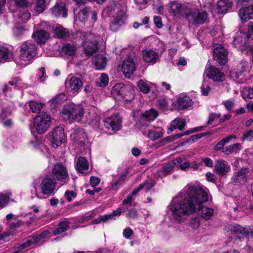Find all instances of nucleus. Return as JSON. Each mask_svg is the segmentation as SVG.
Masks as SVG:
<instances>
[{
  "label": "nucleus",
  "mask_w": 253,
  "mask_h": 253,
  "mask_svg": "<svg viewBox=\"0 0 253 253\" xmlns=\"http://www.w3.org/2000/svg\"><path fill=\"white\" fill-rule=\"evenodd\" d=\"M186 193H180L172 199L169 205L173 219L183 222L191 214L197 212L208 220L213 213V209L203 206L208 200L207 189L199 184L188 185Z\"/></svg>",
  "instance_id": "1"
},
{
  "label": "nucleus",
  "mask_w": 253,
  "mask_h": 253,
  "mask_svg": "<svg viewBox=\"0 0 253 253\" xmlns=\"http://www.w3.org/2000/svg\"><path fill=\"white\" fill-rule=\"evenodd\" d=\"M77 41L81 42L84 53L91 56L98 50V41L100 37L92 33L78 32L76 34Z\"/></svg>",
  "instance_id": "2"
},
{
  "label": "nucleus",
  "mask_w": 253,
  "mask_h": 253,
  "mask_svg": "<svg viewBox=\"0 0 253 253\" xmlns=\"http://www.w3.org/2000/svg\"><path fill=\"white\" fill-rule=\"evenodd\" d=\"M106 11L110 16H114V21L110 25L112 30L116 31L120 26L124 23L126 11V3H124L122 6L120 4L114 3L106 8Z\"/></svg>",
  "instance_id": "3"
},
{
  "label": "nucleus",
  "mask_w": 253,
  "mask_h": 253,
  "mask_svg": "<svg viewBox=\"0 0 253 253\" xmlns=\"http://www.w3.org/2000/svg\"><path fill=\"white\" fill-rule=\"evenodd\" d=\"M56 180L52 175H46L40 183V191L35 189V196L42 199L44 196L49 197L53 195L57 191Z\"/></svg>",
  "instance_id": "4"
},
{
  "label": "nucleus",
  "mask_w": 253,
  "mask_h": 253,
  "mask_svg": "<svg viewBox=\"0 0 253 253\" xmlns=\"http://www.w3.org/2000/svg\"><path fill=\"white\" fill-rule=\"evenodd\" d=\"M84 110L81 104L70 103L65 105L60 113V117L65 120L80 122L84 116Z\"/></svg>",
  "instance_id": "5"
},
{
  "label": "nucleus",
  "mask_w": 253,
  "mask_h": 253,
  "mask_svg": "<svg viewBox=\"0 0 253 253\" xmlns=\"http://www.w3.org/2000/svg\"><path fill=\"white\" fill-rule=\"evenodd\" d=\"M111 94L116 99H123L125 101L129 102L134 98V89L130 84H117L112 88Z\"/></svg>",
  "instance_id": "6"
},
{
  "label": "nucleus",
  "mask_w": 253,
  "mask_h": 253,
  "mask_svg": "<svg viewBox=\"0 0 253 253\" xmlns=\"http://www.w3.org/2000/svg\"><path fill=\"white\" fill-rule=\"evenodd\" d=\"M186 16L189 23L196 26L203 24L208 21V15L207 12L200 11L197 9H194L192 4H191L190 8Z\"/></svg>",
  "instance_id": "7"
},
{
  "label": "nucleus",
  "mask_w": 253,
  "mask_h": 253,
  "mask_svg": "<svg viewBox=\"0 0 253 253\" xmlns=\"http://www.w3.org/2000/svg\"><path fill=\"white\" fill-rule=\"evenodd\" d=\"M50 121V117L46 113L42 112L35 118L34 126L39 133H42L49 127Z\"/></svg>",
  "instance_id": "8"
},
{
  "label": "nucleus",
  "mask_w": 253,
  "mask_h": 253,
  "mask_svg": "<svg viewBox=\"0 0 253 253\" xmlns=\"http://www.w3.org/2000/svg\"><path fill=\"white\" fill-rule=\"evenodd\" d=\"M20 52L19 58L21 60L29 61L36 56V48L33 43L25 42L22 44Z\"/></svg>",
  "instance_id": "9"
},
{
  "label": "nucleus",
  "mask_w": 253,
  "mask_h": 253,
  "mask_svg": "<svg viewBox=\"0 0 253 253\" xmlns=\"http://www.w3.org/2000/svg\"><path fill=\"white\" fill-rule=\"evenodd\" d=\"M249 36L246 32H238L234 37L233 45L238 49L244 51H246L249 47L248 40Z\"/></svg>",
  "instance_id": "10"
},
{
  "label": "nucleus",
  "mask_w": 253,
  "mask_h": 253,
  "mask_svg": "<svg viewBox=\"0 0 253 253\" xmlns=\"http://www.w3.org/2000/svg\"><path fill=\"white\" fill-rule=\"evenodd\" d=\"M224 232L230 238L239 237L240 235L248 236L249 230L237 224H230L226 226L224 229Z\"/></svg>",
  "instance_id": "11"
},
{
  "label": "nucleus",
  "mask_w": 253,
  "mask_h": 253,
  "mask_svg": "<svg viewBox=\"0 0 253 253\" xmlns=\"http://www.w3.org/2000/svg\"><path fill=\"white\" fill-rule=\"evenodd\" d=\"M67 137L62 126H56L52 132L51 143L54 147H57L66 141Z\"/></svg>",
  "instance_id": "12"
},
{
  "label": "nucleus",
  "mask_w": 253,
  "mask_h": 253,
  "mask_svg": "<svg viewBox=\"0 0 253 253\" xmlns=\"http://www.w3.org/2000/svg\"><path fill=\"white\" fill-rule=\"evenodd\" d=\"M52 173L56 179L64 183L67 182L69 180V176L67 168L60 163L56 164L52 169Z\"/></svg>",
  "instance_id": "13"
},
{
  "label": "nucleus",
  "mask_w": 253,
  "mask_h": 253,
  "mask_svg": "<svg viewBox=\"0 0 253 253\" xmlns=\"http://www.w3.org/2000/svg\"><path fill=\"white\" fill-rule=\"evenodd\" d=\"M122 119L118 114H114L103 121L104 126L107 128H111L114 131L120 129Z\"/></svg>",
  "instance_id": "14"
},
{
  "label": "nucleus",
  "mask_w": 253,
  "mask_h": 253,
  "mask_svg": "<svg viewBox=\"0 0 253 253\" xmlns=\"http://www.w3.org/2000/svg\"><path fill=\"white\" fill-rule=\"evenodd\" d=\"M206 76L214 82H222L224 80V74L217 68L211 66L205 71Z\"/></svg>",
  "instance_id": "15"
},
{
  "label": "nucleus",
  "mask_w": 253,
  "mask_h": 253,
  "mask_svg": "<svg viewBox=\"0 0 253 253\" xmlns=\"http://www.w3.org/2000/svg\"><path fill=\"white\" fill-rule=\"evenodd\" d=\"M191 3L181 4L173 2L171 4L170 12H172L174 15H185L186 16L187 12L190 8Z\"/></svg>",
  "instance_id": "16"
},
{
  "label": "nucleus",
  "mask_w": 253,
  "mask_h": 253,
  "mask_svg": "<svg viewBox=\"0 0 253 253\" xmlns=\"http://www.w3.org/2000/svg\"><path fill=\"white\" fill-rule=\"evenodd\" d=\"M142 55L145 62L152 64L157 63L159 60L160 57L157 51L151 49L143 50Z\"/></svg>",
  "instance_id": "17"
},
{
  "label": "nucleus",
  "mask_w": 253,
  "mask_h": 253,
  "mask_svg": "<svg viewBox=\"0 0 253 253\" xmlns=\"http://www.w3.org/2000/svg\"><path fill=\"white\" fill-rule=\"evenodd\" d=\"M230 170V166L224 160H219L215 162L214 171L218 175L222 176L226 175Z\"/></svg>",
  "instance_id": "18"
},
{
  "label": "nucleus",
  "mask_w": 253,
  "mask_h": 253,
  "mask_svg": "<svg viewBox=\"0 0 253 253\" xmlns=\"http://www.w3.org/2000/svg\"><path fill=\"white\" fill-rule=\"evenodd\" d=\"M135 65L131 58L125 60L122 65V70L126 78H129L135 71Z\"/></svg>",
  "instance_id": "19"
},
{
  "label": "nucleus",
  "mask_w": 253,
  "mask_h": 253,
  "mask_svg": "<svg viewBox=\"0 0 253 253\" xmlns=\"http://www.w3.org/2000/svg\"><path fill=\"white\" fill-rule=\"evenodd\" d=\"M227 52L225 49L220 45L215 47L213 50V58L217 60L219 63L223 65L227 61Z\"/></svg>",
  "instance_id": "20"
},
{
  "label": "nucleus",
  "mask_w": 253,
  "mask_h": 253,
  "mask_svg": "<svg viewBox=\"0 0 253 253\" xmlns=\"http://www.w3.org/2000/svg\"><path fill=\"white\" fill-rule=\"evenodd\" d=\"M65 3L61 1L57 2L51 9V13L55 17L62 15L63 17L66 18L68 15Z\"/></svg>",
  "instance_id": "21"
},
{
  "label": "nucleus",
  "mask_w": 253,
  "mask_h": 253,
  "mask_svg": "<svg viewBox=\"0 0 253 253\" xmlns=\"http://www.w3.org/2000/svg\"><path fill=\"white\" fill-rule=\"evenodd\" d=\"M238 15L240 19L243 22H247L250 19H253V5L240 8Z\"/></svg>",
  "instance_id": "22"
},
{
  "label": "nucleus",
  "mask_w": 253,
  "mask_h": 253,
  "mask_svg": "<svg viewBox=\"0 0 253 253\" xmlns=\"http://www.w3.org/2000/svg\"><path fill=\"white\" fill-rule=\"evenodd\" d=\"M68 86L76 94L79 92L83 86V82L82 80L78 78L75 77H71L67 83Z\"/></svg>",
  "instance_id": "23"
},
{
  "label": "nucleus",
  "mask_w": 253,
  "mask_h": 253,
  "mask_svg": "<svg viewBox=\"0 0 253 253\" xmlns=\"http://www.w3.org/2000/svg\"><path fill=\"white\" fill-rule=\"evenodd\" d=\"M183 162L181 158H177L173 161H169L164 165L163 172L165 176L169 174L174 168Z\"/></svg>",
  "instance_id": "24"
},
{
  "label": "nucleus",
  "mask_w": 253,
  "mask_h": 253,
  "mask_svg": "<svg viewBox=\"0 0 253 253\" xmlns=\"http://www.w3.org/2000/svg\"><path fill=\"white\" fill-rule=\"evenodd\" d=\"M156 182L154 180L148 178L135 188L132 192V195H135L141 189H144L145 192H148L155 185Z\"/></svg>",
  "instance_id": "25"
},
{
  "label": "nucleus",
  "mask_w": 253,
  "mask_h": 253,
  "mask_svg": "<svg viewBox=\"0 0 253 253\" xmlns=\"http://www.w3.org/2000/svg\"><path fill=\"white\" fill-rule=\"evenodd\" d=\"M193 102L189 97H179L175 102L176 107L180 110L186 109L192 105Z\"/></svg>",
  "instance_id": "26"
},
{
  "label": "nucleus",
  "mask_w": 253,
  "mask_h": 253,
  "mask_svg": "<svg viewBox=\"0 0 253 253\" xmlns=\"http://www.w3.org/2000/svg\"><path fill=\"white\" fill-rule=\"evenodd\" d=\"M77 48L73 45L67 43L64 45L61 49V54L66 57H73L76 52Z\"/></svg>",
  "instance_id": "27"
},
{
  "label": "nucleus",
  "mask_w": 253,
  "mask_h": 253,
  "mask_svg": "<svg viewBox=\"0 0 253 253\" xmlns=\"http://www.w3.org/2000/svg\"><path fill=\"white\" fill-rule=\"evenodd\" d=\"M248 169L243 168L240 169L237 173H235L232 178V181L234 183H238L244 181L248 174Z\"/></svg>",
  "instance_id": "28"
},
{
  "label": "nucleus",
  "mask_w": 253,
  "mask_h": 253,
  "mask_svg": "<svg viewBox=\"0 0 253 253\" xmlns=\"http://www.w3.org/2000/svg\"><path fill=\"white\" fill-rule=\"evenodd\" d=\"M71 136L72 139L81 144H84L86 138L84 130L81 128L75 129Z\"/></svg>",
  "instance_id": "29"
},
{
  "label": "nucleus",
  "mask_w": 253,
  "mask_h": 253,
  "mask_svg": "<svg viewBox=\"0 0 253 253\" xmlns=\"http://www.w3.org/2000/svg\"><path fill=\"white\" fill-rule=\"evenodd\" d=\"M233 2L231 0H219L217 3V9L218 13H223L227 12L231 7Z\"/></svg>",
  "instance_id": "30"
},
{
  "label": "nucleus",
  "mask_w": 253,
  "mask_h": 253,
  "mask_svg": "<svg viewBox=\"0 0 253 253\" xmlns=\"http://www.w3.org/2000/svg\"><path fill=\"white\" fill-rule=\"evenodd\" d=\"M33 37L39 43H44L49 37V34L44 30H40L35 32Z\"/></svg>",
  "instance_id": "31"
},
{
  "label": "nucleus",
  "mask_w": 253,
  "mask_h": 253,
  "mask_svg": "<svg viewBox=\"0 0 253 253\" xmlns=\"http://www.w3.org/2000/svg\"><path fill=\"white\" fill-rule=\"evenodd\" d=\"M93 62L97 70L104 69L107 63V59L102 55H98L93 58Z\"/></svg>",
  "instance_id": "32"
},
{
  "label": "nucleus",
  "mask_w": 253,
  "mask_h": 253,
  "mask_svg": "<svg viewBox=\"0 0 253 253\" xmlns=\"http://www.w3.org/2000/svg\"><path fill=\"white\" fill-rule=\"evenodd\" d=\"M76 168L80 173H84L88 169V163L84 157H79L76 165Z\"/></svg>",
  "instance_id": "33"
},
{
  "label": "nucleus",
  "mask_w": 253,
  "mask_h": 253,
  "mask_svg": "<svg viewBox=\"0 0 253 253\" xmlns=\"http://www.w3.org/2000/svg\"><path fill=\"white\" fill-rule=\"evenodd\" d=\"M54 30L56 36L60 39H65L69 37L70 35L69 30L61 26H56Z\"/></svg>",
  "instance_id": "34"
},
{
  "label": "nucleus",
  "mask_w": 253,
  "mask_h": 253,
  "mask_svg": "<svg viewBox=\"0 0 253 253\" xmlns=\"http://www.w3.org/2000/svg\"><path fill=\"white\" fill-rule=\"evenodd\" d=\"M242 149L241 144L237 143L229 145L223 149V153L226 155H229L232 153H236L238 151Z\"/></svg>",
  "instance_id": "35"
},
{
  "label": "nucleus",
  "mask_w": 253,
  "mask_h": 253,
  "mask_svg": "<svg viewBox=\"0 0 253 253\" xmlns=\"http://www.w3.org/2000/svg\"><path fill=\"white\" fill-rule=\"evenodd\" d=\"M137 85L141 91L145 93H147L150 91L153 84L149 82L140 80L138 81Z\"/></svg>",
  "instance_id": "36"
},
{
  "label": "nucleus",
  "mask_w": 253,
  "mask_h": 253,
  "mask_svg": "<svg viewBox=\"0 0 253 253\" xmlns=\"http://www.w3.org/2000/svg\"><path fill=\"white\" fill-rule=\"evenodd\" d=\"M12 53L7 48L0 45V61H6L11 58Z\"/></svg>",
  "instance_id": "37"
},
{
  "label": "nucleus",
  "mask_w": 253,
  "mask_h": 253,
  "mask_svg": "<svg viewBox=\"0 0 253 253\" xmlns=\"http://www.w3.org/2000/svg\"><path fill=\"white\" fill-rule=\"evenodd\" d=\"M20 81L19 79H14L12 81H9L8 84H5L2 88V91L6 95L8 94L9 91L11 90V88L9 86V85L14 86V87L16 86L20 87Z\"/></svg>",
  "instance_id": "38"
},
{
  "label": "nucleus",
  "mask_w": 253,
  "mask_h": 253,
  "mask_svg": "<svg viewBox=\"0 0 253 253\" xmlns=\"http://www.w3.org/2000/svg\"><path fill=\"white\" fill-rule=\"evenodd\" d=\"M164 134V131L162 129L159 130H149L148 137L152 140H155L162 137Z\"/></svg>",
  "instance_id": "39"
},
{
  "label": "nucleus",
  "mask_w": 253,
  "mask_h": 253,
  "mask_svg": "<svg viewBox=\"0 0 253 253\" xmlns=\"http://www.w3.org/2000/svg\"><path fill=\"white\" fill-rule=\"evenodd\" d=\"M241 96L245 100L253 99V88L250 87H244L241 91Z\"/></svg>",
  "instance_id": "40"
},
{
  "label": "nucleus",
  "mask_w": 253,
  "mask_h": 253,
  "mask_svg": "<svg viewBox=\"0 0 253 253\" xmlns=\"http://www.w3.org/2000/svg\"><path fill=\"white\" fill-rule=\"evenodd\" d=\"M68 225H69V222L66 220H64V221L61 222L59 224L58 227L54 231V232H53L54 235H56L60 234L64 232V231H66L67 230V229L68 228V227H69Z\"/></svg>",
  "instance_id": "41"
},
{
  "label": "nucleus",
  "mask_w": 253,
  "mask_h": 253,
  "mask_svg": "<svg viewBox=\"0 0 253 253\" xmlns=\"http://www.w3.org/2000/svg\"><path fill=\"white\" fill-rule=\"evenodd\" d=\"M29 106L31 110L34 113H38L43 106V104L41 102L35 101L29 102Z\"/></svg>",
  "instance_id": "42"
},
{
  "label": "nucleus",
  "mask_w": 253,
  "mask_h": 253,
  "mask_svg": "<svg viewBox=\"0 0 253 253\" xmlns=\"http://www.w3.org/2000/svg\"><path fill=\"white\" fill-rule=\"evenodd\" d=\"M11 193L3 194L0 193V208L5 207L9 202Z\"/></svg>",
  "instance_id": "43"
},
{
  "label": "nucleus",
  "mask_w": 253,
  "mask_h": 253,
  "mask_svg": "<svg viewBox=\"0 0 253 253\" xmlns=\"http://www.w3.org/2000/svg\"><path fill=\"white\" fill-rule=\"evenodd\" d=\"M109 82V78L107 75L105 74H101L98 81L96 82L97 86L103 87L106 86Z\"/></svg>",
  "instance_id": "44"
},
{
  "label": "nucleus",
  "mask_w": 253,
  "mask_h": 253,
  "mask_svg": "<svg viewBox=\"0 0 253 253\" xmlns=\"http://www.w3.org/2000/svg\"><path fill=\"white\" fill-rule=\"evenodd\" d=\"M158 116L157 111L154 109H150L146 111L142 114V116L148 121L154 120Z\"/></svg>",
  "instance_id": "45"
},
{
  "label": "nucleus",
  "mask_w": 253,
  "mask_h": 253,
  "mask_svg": "<svg viewBox=\"0 0 253 253\" xmlns=\"http://www.w3.org/2000/svg\"><path fill=\"white\" fill-rule=\"evenodd\" d=\"M49 234L50 232L46 230L43 231L41 234L36 236H34L30 238L31 240L34 241V244H36L39 243L42 239L47 237Z\"/></svg>",
  "instance_id": "46"
},
{
  "label": "nucleus",
  "mask_w": 253,
  "mask_h": 253,
  "mask_svg": "<svg viewBox=\"0 0 253 253\" xmlns=\"http://www.w3.org/2000/svg\"><path fill=\"white\" fill-rule=\"evenodd\" d=\"M35 10L39 13H42L45 9V0H37Z\"/></svg>",
  "instance_id": "47"
},
{
  "label": "nucleus",
  "mask_w": 253,
  "mask_h": 253,
  "mask_svg": "<svg viewBox=\"0 0 253 253\" xmlns=\"http://www.w3.org/2000/svg\"><path fill=\"white\" fill-rule=\"evenodd\" d=\"M88 8H85L81 10L78 14V16L77 17V19H78L81 22H84L86 18L88 17Z\"/></svg>",
  "instance_id": "48"
},
{
  "label": "nucleus",
  "mask_w": 253,
  "mask_h": 253,
  "mask_svg": "<svg viewBox=\"0 0 253 253\" xmlns=\"http://www.w3.org/2000/svg\"><path fill=\"white\" fill-rule=\"evenodd\" d=\"M248 67V63L247 61L243 60L241 62L237 65V68L238 73L240 74L244 73L247 69Z\"/></svg>",
  "instance_id": "49"
},
{
  "label": "nucleus",
  "mask_w": 253,
  "mask_h": 253,
  "mask_svg": "<svg viewBox=\"0 0 253 253\" xmlns=\"http://www.w3.org/2000/svg\"><path fill=\"white\" fill-rule=\"evenodd\" d=\"M201 92L202 95L204 96L208 95L209 92L211 90L210 84L208 82L204 81L201 87Z\"/></svg>",
  "instance_id": "50"
},
{
  "label": "nucleus",
  "mask_w": 253,
  "mask_h": 253,
  "mask_svg": "<svg viewBox=\"0 0 253 253\" xmlns=\"http://www.w3.org/2000/svg\"><path fill=\"white\" fill-rule=\"evenodd\" d=\"M64 95L63 94H59L56 97H54L49 101V102L53 105L54 107H56V105L61 102V99H63Z\"/></svg>",
  "instance_id": "51"
},
{
  "label": "nucleus",
  "mask_w": 253,
  "mask_h": 253,
  "mask_svg": "<svg viewBox=\"0 0 253 253\" xmlns=\"http://www.w3.org/2000/svg\"><path fill=\"white\" fill-rule=\"evenodd\" d=\"M243 140L251 141L253 140V130H250L245 132L243 135Z\"/></svg>",
  "instance_id": "52"
},
{
  "label": "nucleus",
  "mask_w": 253,
  "mask_h": 253,
  "mask_svg": "<svg viewBox=\"0 0 253 253\" xmlns=\"http://www.w3.org/2000/svg\"><path fill=\"white\" fill-rule=\"evenodd\" d=\"M122 213V210L121 209H118L116 211H114L112 213L109 214H105L108 221L109 220H112L115 219V216H119Z\"/></svg>",
  "instance_id": "53"
},
{
  "label": "nucleus",
  "mask_w": 253,
  "mask_h": 253,
  "mask_svg": "<svg viewBox=\"0 0 253 253\" xmlns=\"http://www.w3.org/2000/svg\"><path fill=\"white\" fill-rule=\"evenodd\" d=\"M123 236L126 239H129L133 234V231L129 227L126 228L123 230Z\"/></svg>",
  "instance_id": "54"
},
{
  "label": "nucleus",
  "mask_w": 253,
  "mask_h": 253,
  "mask_svg": "<svg viewBox=\"0 0 253 253\" xmlns=\"http://www.w3.org/2000/svg\"><path fill=\"white\" fill-rule=\"evenodd\" d=\"M189 225L194 229H196L199 227L200 226L199 218L198 217L192 218L189 222Z\"/></svg>",
  "instance_id": "55"
},
{
  "label": "nucleus",
  "mask_w": 253,
  "mask_h": 253,
  "mask_svg": "<svg viewBox=\"0 0 253 253\" xmlns=\"http://www.w3.org/2000/svg\"><path fill=\"white\" fill-rule=\"evenodd\" d=\"M184 135L182 133L177 134L175 136H169L162 140V142H165V143L173 141L176 138H179Z\"/></svg>",
  "instance_id": "56"
},
{
  "label": "nucleus",
  "mask_w": 253,
  "mask_h": 253,
  "mask_svg": "<svg viewBox=\"0 0 253 253\" xmlns=\"http://www.w3.org/2000/svg\"><path fill=\"white\" fill-rule=\"evenodd\" d=\"M25 31V29L22 27H16L13 29V35L15 37H19L22 35Z\"/></svg>",
  "instance_id": "57"
},
{
  "label": "nucleus",
  "mask_w": 253,
  "mask_h": 253,
  "mask_svg": "<svg viewBox=\"0 0 253 253\" xmlns=\"http://www.w3.org/2000/svg\"><path fill=\"white\" fill-rule=\"evenodd\" d=\"M88 16H90L91 21L94 23L97 20V12L95 10H90L89 8H88Z\"/></svg>",
  "instance_id": "58"
},
{
  "label": "nucleus",
  "mask_w": 253,
  "mask_h": 253,
  "mask_svg": "<svg viewBox=\"0 0 253 253\" xmlns=\"http://www.w3.org/2000/svg\"><path fill=\"white\" fill-rule=\"evenodd\" d=\"M107 218L106 215H103L99 216L97 218L95 219L92 221V224H98L101 222H106L107 221Z\"/></svg>",
  "instance_id": "59"
},
{
  "label": "nucleus",
  "mask_w": 253,
  "mask_h": 253,
  "mask_svg": "<svg viewBox=\"0 0 253 253\" xmlns=\"http://www.w3.org/2000/svg\"><path fill=\"white\" fill-rule=\"evenodd\" d=\"M175 119H178L179 120L178 124L176 125L177 127L180 130H182L184 128V126L186 125V121L184 119H180L179 118H177Z\"/></svg>",
  "instance_id": "60"
},
{
  "label": "nucleus",
  "mask_w": 253,
  "mask_h": 253,
  "mask_svg": "<svg viewBox=\"0 0 253 253\" xmlns=\"http://www.w3.org/2000/svg\"><path fill=\"white\" fill-rule=\"evenodd\" d=\"M179 120L178 119H174L171 124V126L169 128V130L168 131V133H171L173 130H174L176 128H177L176 125L178 124Z\"/></svg>",
  "instance_id": "61"
},
{
  "label": "nucleus",
  "mask_w": 253,
  "mask_h": 253,
  "mask_svg": "<svg viewBox=\"0 0 253 253\" xmlns=\"http://www.w3.org/2000/svg\"><path fill=\"white\" fill-rule=\"evenodd\" d=\"M180 164L179 168L182 170L186 171L190 168V163L189 161H185L183 163L182 162Z\"/></svg>",
  "instance_id": "62"
},
{
  "label": "nucleus",
  "mask_w": 253,
  "mask_h": 253,
  "mask_svg": "<svg viewBox=\"0 0 253 253\" xmlns=\"http://www.w3.org/2000/svg\"><path fill=\"white\" fill-rule=\"evenodd\" d=\"M222 104L228 110H231L234 105V102L231 100H226L223 101Z\"/></svg>",
  "instance_id": "63"
},
{
  "label": "nucleus",
  "mask_w": 253,
  "mask_h": 253,
  "mask_svg": "<svg viewBox=\"0 0 253 253\" xmlns=\"http://www.w3.org/2000/svg\"><path fill=\"white\" fill-rule=\"evenodd\" d=\"M31 18L30 13L29 12H24L21 15L19 16V18L21 19L22 21L24 22L27 21Z\"/></svg>",
  "instance_id": "64"
}]
</instances>
